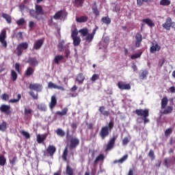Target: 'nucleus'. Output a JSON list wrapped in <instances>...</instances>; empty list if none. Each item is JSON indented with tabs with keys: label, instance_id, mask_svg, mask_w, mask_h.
<instances>
[{
	"label": "nucleus",
	"instance_id": "nucleus-1",
	"mask_svg": "<svg viewBox=\"0 0 175 175\" xmlns=\"http://www.w3.org/2000/svg\"><path fill=\"white\" fill-rule=\"evenodd\" d=\"M113 128H114V122L110 121L108 123V126H104L101 128L99 136L103 140H105L110 135L111 131H113Z\"/></svg>",
	"mask_w": 175,
	"mask_h": 175
},
{
	"label": "nucleus",
	"instance_id": "nucleus-2",
	"mask_svg": "<svg viewBox=\"0 0 175 175\" xmlns=\"http://www.w3.org/2000/svg\"><path fill=\"white\" fill-rule=\"evenodd\" d=\"M135 113L138 117H142L144 124H148V122H150V119L148 118L150 116V109H135Z\"/></svg>",
	"mask_w": 175,
	"mask_h": 175
},
{
	"label": "nucleus",
	"instance_id": "nucleus-3",
	"mask_svg": "<svg viewBox=\"0 0 175 175\" xmlns=\"http://www.w3.org/2000/svg\"><path fill=\"white\" fill-rule=\"evenodd\" d=\"M35 10L32 9L29 10V14L31 17L33 18H36V20H40L39 18V15L43 16L44 14V11L43 10V8L40 5H36Z\"/></svg>",
	"mask_w": 175,
	"mask_h": 175
},
{
	"label": "nucleus",
	"instance_id": "nucleus-4",
	"mask_svg": "<svg viewBox=\"0 0 175 175\" xmlns=\"http://www.w3.org/2000/svg\"><path fill=\"white\" fill-rule=\"evenodd\" d=\"M67 17L68 12L66 11L60 10L55 13V14L53 16V18H54V20H61V18H63V20H66Z\"/></svg>",
	"mask_w": 175,
	"mask_h": 175
},
{
	"label": "nucleus",
	"instance_id": "nucleus-5",
	"mask_svg": "<svg viewBox=\"0 0 175 175\" xmlns=\"http://www.w3.org/2000/svg\"><path fill=\"white\" fill-rule=\"evenodd\" d=\"M0 43L4 49L8 47V42H6V30L3 29L0 33Z\"/></svg>",
	"mask_w": 175,
	"mask_h": 175
},
{
	"label": "nucleus",
	"instance_id": "nucleus-6",
	"mask_svg": "<svg viewBox=\"0 0 175 175\" xmlns=\"http://www.w3.org/2000/svg\"><path fill=\"white\" fill-rule=\"evenodd\" d=\"M27 49H28V44L27 42L19 44L16 47L17 55L20 57L23 54V50H27Z\"/></svg>",
	"mask_w": 175,
	"mask_h": 175
},
{
	"label": "nucleus",
	"instance_id": "nucleus-7",
	"mask_svg": "<svg viewBox=\"0 0 175 175\" xmlns=\"http://www.w3.org/2000/svg\"><path fill=\"white\" fill-rule=\"evenodd\" d=\"M99 29L98 27H96L92 33H88V35H86L85 38V42H88V43H91V42H92L93 39H94V37L95 36V34L96 33V31H98V29Z\"/></svg>",
	"mask_w": 175,
	"mask_h": 175
},
{
	"label": "nucleus",
	"instance_id": "nucleus-8",
	"mask_svg": "<svg viewBox=\"0 0 175 175\" xmlns=\"http://www.w3.org/2000/svg\"><path fill=\"white\" fill-rule=\"evenodd\" d=\"M29 88V90L36 91V92H42V90H43V85L40 83H30Z\"/></svg>",
	"mask_w": 175,
	"mask_h": 175
},
{
	"label": "nucleus",
	"instance_id": "nucleus-9",
	"mask_svg": "<svg viewBox=\"0 0 175 175\" xmlns=\"http://www.w3.org/2000/svg\"><path fill=\"white\" fill-rule=\"evenodd\" d=\"M161 50V46L158 44V42L156 41H154L152 42V45L150 48V53L151 54H155L157 51H159Z\"/></svg>",
	"mask_w": 175,
	"mask_h": 175
},
{
	"label": "nucleus",
	"instance_id": "nucleus-10",
	"mask_svg": "<svg viewBox=\"0 0 175 175\" xmlns=\"http://www.w3.org/2000/svg\"><path fill=\"white\" fill-rule=\"evenodd\" d=\"M117 85L119 90H121L122 91H124V90H131V85L122 81H118Z\"/></svg>",
	"mask_w": 175,
	"mask_h": 175
},
{
	"label": "nucleus",
	"instance_id": "nucleus-11",
	"mask_svg": "<svg viewBox=\"0 0 175 175\" xmlns=\"http://www.w3.org/2000/svg\"><path fill=\"white\" fill-rule=\"evenodd\" d=\"M116 140H117V137L116 136H113L112 138H111L108 142L105 150L110 151V150H112L114 147V144H116Z\"/></svg>",
	"mask_w": 175,
	"mask_h": 175
},
{
	"label": "nucleus",
	"instance_id": "nucleus-12",
	"mask_svg": "<svg viewBox=\"0 0 175 175\" xmlns=\"http://www.w3.org/2000/svg\"><path fill=\"white\" fill-rule=\"evenodd\" d=\"M27 64H29L31 68H36L39 65V61L36 57H29Z\"/></svg>",
	"mask_w": 175,
	"mask_h": 175
},
{
	"label": "nucleus",
	"instance_id": "nucleus-13",
	"mask_svg": "<svg viewBox=\"0 0 175 175\" xmlns=\"http://www.w3.org/2000/svg\"><path fill=\"white\" fill-rule=\"evenodd\" d=\"M0 110L1 113H5V114H7V116L12 114V111H10V105L3 104L0 107Z\"/></svg>",
	"mask_w": 175,
	"mask_h": 175
},
{
	"label": "nucleus",
	"instance_id": "nucleus-14",
	"mask_svg": "<svg viewBox=\"0 0 175 175\" xmlns=\"http://www.w3.org/2000/svg\"><path fill=\"white\" fill-rule=\"evenodd\" d=\"M80 144V139L79 138H71L70 140V148L73 150V148H76L77 146Z\"/></svg>",
	"mask_w": 175,
	"mask_h": 175
},
{
	"label": "nucleus",
	"instance_id": "nucleus-15",
	"mask_svg": "<svg viewBox=\"0 0 175 175\" xmlns=\"http://www.w3.org/2000/svg\"><path fill=\"white\" fill-rule=\"evenodd\" d=\"M142 42H143V36H142V33H137L135 36V46L140 47Z\"/></svg>",
	"mask_w": 175,
	"mask_h": 175
},
{
	"label": "nucleus",
	"instance_id": "nucleus-16",
	"mask_svg": "<svg viewBox=\"0 0 175 175\" xmlns=\"http://www.w3.org/2000/svg\"><path fill=\"white\" fill-rule=\"evenodd\" d=\"M172 18L168 17L165 20V23L162 25L163 28H165L167 31H170V27H172Z\"/></svg>",
	"mask_w": 175,
	"mask_h": 175
},
{
	"label": "nucleus",
	"instance_id": "nucleus-17",
	"mask_svg": "<svg viewBox=\"0 0 175 175\" xmlns=\"http://www.w3.org/2000/svg\"><path fill=\"white\" fill-rule=\"evenodd\" d=\"M43 43H44V39L37 40L33 44V49L40 50L42 46H43Z\"/></svg>",
	"mask_w": 175,
	"mask_h": 175
},
{
	"label": "nucleus",
	"instance_id": "nucleus-18",
	"mask_svg": "<svg viewBox=\"0 0 175 175\" xmlns=\"http://www.w3.org/2000/svg\"><path fill=\"white\" fill-rule=\"evenodd\" d=\"M46 151L47 154L49 155V157H53L54 154H55L57 148H55V146L53 145H49Z\"/></svg>",
	"mask_w": 175,
	"mask_h": 175
},
{
	"label": "nucleus",
	"instance_id": "nucleus-19",
	"mask_svg": "<svg viewBox=\"0 0 175 175\" xmlns=\"http://www.w3.org/2000/svg\"><path fill=\"white\" fill-rule=\"evenodd\" d=\"M48 88H54L55 90H60V91H65V88H64L63 86H59L51 81L49 82Z\"/></svg>",
	"mask_w": 175,
	"mask_h": 175
},
{
	"label": "nucleus",
	"instance_id": "nucleus-20",
	"mask_svg": "<svg viewBox=\"0 0 175 175\" xmlns=\"http://www.w3.org/2000/svg\"><path fill=\"white\" fill-rule=\"evenodd\" d=\"M53 62L56 65H59V62H66V60H64V56H62V55H57L55 56Z\"/></svg>",
	"mask_w": 175,
	"mask_h": 175
},
{
	"label": "nucleus",
	"instance_id": "nucleus-21",
	"mask_svg": "<svg viewBox=\"0 0 175 175\" xmlns=\"http://www.w3.org/2000/svg\"><path fill=\"white\" fill-rule=\"evenodd\" d=\"M147 76H148V70H141L139 73V78L141 80H146L147 79Z\"/></svg>",
	"mask_w": 175,
	"mask_h": 175
},
{
	"label": "nucleus",
	"instance_id": "nucleus-22",
	"mask_svg": "<svg viewBox=\"0 0 175 175\" xmlns=\"http://www.w3.org/2000/svg\"><path fill=\"white\" fill-rule=\"evenodd\" d=\"M105 106H100L98 109V111H100V114L101 116H104V117H109L110 116V111H105Z\"/></svg>",
	"mask_w": 175,
	"mask_h": 175
},
{
	"label": "nucleus",
	"instance_id": "nucleus-23",
	"mask_svg": "<svg viewBox=\"0 0 175 175\" xmlns=\"http://www.w3.org/2000/svg\"><path fill=\"white\" fill-rule=\"evenodd\" d=\"M163 110L161 114L167 116V114H172V113H173V107L166 106L165 108H163Z\"/></svg>",
	"mask_w": 175,
	"mask_h": 175
},
{
	"label": "nucleus",
	"instance_id": "nucleus-24",
	"mask_svg": "<svg viewBox=\"0 0 175 175\" xmlns=\"http://www.w3.org/2000/svg\"><path fill=\"white\" fill-rule=\"evenodd\" d=\"M85 79V77H84L83 73H79L75 78V81H77L79 84H83V83H84Z\"/></svg>",
	"mask_w": 175,
	"mask_h": 175
},
{
	"label": "nucleus",
	"instance_id": "nucleus-25",
	"mask_svg": "<svg viewBox=\"0 0 175 175\" xmlns=\"http://www.w3.org/2000/svg\"><path fill=\"white\" fill-rule=\"evenodd\" d=\"M35 72V68L33 67H28L27 69L25 71V76L26 77H30Z\"/></svg>",
	"mask_w": 175,
	"mask_h": 175
},
{
	"label": "nucleus",
	"instance_id": "nucleus-26",
	"mask_svg": "<svg viewBox=\"0 0 175 175\" xmlns=\"http://www.w3.org/2000/svg\"><path fill=\"white\" fill-rule=\"evenodd\" d=\"M57 105V97L54 95L51 98V102L49 103L50 109H54Z\"/></svg>",
	"mask_w": 175,
	"mask_h": 175
},
{
	"label": "nucleus",
	"instance_id": "nucleus-27",
	"mask_svg": "<svg viewBox=\"0 0 175 175\" xmlns=\"http://www.w3.org/2000/svg\"><path fill=\"white\" fill-rule=\"evenodd\" d=\"M167 103H169V99L167 97H163L161 99V110H163L166 106H167Z\"/></svg>",
	"mask_w": 175,
	"mask_h": 175
},
{
	"label": "nucleus",
	"instance_id": "nucleus-28",
	"mask_svg": "<svg viewBox=\"0 0 175 175\" xmlns=\"http://www.w3.org/2000/svg\"><path fill=\"white\" fill-rule=\"evenodd\" d=\"M68 111H69V109H68V107H64L62 111H58L55 114L60 117H64V116H66V114H68Z\"/></svg>",
	"mask_w": 175,
	"mask_h": 175
},
{
	"label": "nucleus",
	"instance_id": "nucleus-29",
	"mask_svg": "<svg viewBox=\"0 0 175 175\" xmlns=\"http://www.w3.org/2000/svg\"><path fill=\"white\" fill-rule=\"evenodd\" d=\"M142 23H144V24H147V25H148V27H150L151 28L155 26L154 22L150 18L142 19Z\"/></svg>",
	"mask_w": 175,
	"mask_h": 175
},
{
	"label": "nucleus",
	"instance_id": "nucleus-30",
	"mask_svg": "<svg viewBox=\"0 0 175 175\" xmlns=\"http://www.w3.org/2000/svg\"><path fill=\"white\" fill-rule=\"evenodd\" d=\"M69 154V150L68 149V146L64 148V150L62 153V159L65 161V162H68V154Z\"/></svg>",
	"mask_w": 175,
	"mask_h": 175
},
{
	"label": "nucleus",
	"instance_id": "nucleus-31",
	"mask_svg": "<svg viewBox=\"0 0 175 175\" xmlns=\"http://www.w3.org/2000/svg\"><path fill=\"white\" fill-rule=\"evenodd\" d=\"M77 23H85L88 21V17L87 16H83L81 17H76Z\"/></svg>",
	"mask_w": 175,
	"mask_h": 175
},
{
	"label": "nucleus",
	"instance_id": "nucleus-32",
	"mask_svg": "<svg viewBox=\"0 0 175 175\" xmlns=\"http://www.w3.org/2000/svg\"><path fill=\"white\" fill-rule=\"evenodd\" d=\"M126 159H128V154H125L124 157H122L119 160L113 161V163L114 164H116V163H124L125 162V161H126Z\"/></svg>",
	"mask_w": 175,
	"mask_h": 175
},
{
	"label": "nucleus",
	"instance_id": "nucleus-33",
	"mask_svg": "<svg viewBox=\"0 0 175 175\" xmlns=\"http://www.w3.org/2000/svg\"><path fill=\"white\" fill-rule=\"evenodd\" d=\"M1 16H2L3 18H5V20L7 21L8 24H10L12 23V16H10V15H9L6 13H3Z\"/></svg>",
	"mask_w": 175,
	"mask_h": 175
},
{
	"label": "nucleus",
	"instance_id": "nucleus-34",
	"mask_svg": "<svg viewBox=\"0 0 175 175\" xmlns=\"http://www.w3.org/2000/svg\"><path fill=\"white\" fill-rule=\"evenodd\" d=\"M79 33H81V36L84 38V36H87L88 33V28H83L79 30Z\"/></svg>",
	"mask_w": 175,
	"mask_h": 175
},
{
	"label": "nucleus",
	"instance_id": "nucleus-35",
	"mask_svg": "<svg viewBox=\"0 0 175 175\" xmlns=\"http://www.w3.org/2000/svg\"><path fill=\"white\" fill-rule=\"evenodd\" d=\"M102 23L104 24H107V25H109L111 23V20L109 16H104L101 19Z\"/></svg>",
	"mask_w": 175,
	"mask_h": 175
},
{
	"label": "nucleus",
	"instance_id": "nucleus-36",
	"mask_svg": "<svg viewBox=\"0 0 175 175\" xmlns=\"http://www.w3.org/2000/svg\"><path fill=\"white\" fill-rule=\"evenodd\" d=\"M37 108L40 111H47V107H46V105H44V104H38L37 105Z\"/></svg>",
	"mask_w": 175,
	"mask_h": 175
},
{
	"label": "nucleus",
	"instance_id": "nucleus-37",
	"mask_svg": "<svg viewBox=\"0 0 175 175\" xmlns=\"http://www.w3.org/2000/svg\"><path fill=\"white\" fill-rule=\"evenodd\" d=\"M66 173L68 175H73V168L69 164L66 165Z\"/></svg>",
	"mask_w": 175,
	"mask_h": 175
},
{
	"label": "nucleus",
	"instance_id": "nucleus-38",
	"mask_svg": "<svg viewBox=\"0 0 175 175\" xmlns=\"http://www.w3.org/2000/svg\"><path fill=\"white\" fill-rule=\"evenodd\" d=\"M20 99H21V94H17V98L10 99L9 102L10 103H17L18 102H20Z\"/></svg>",
	"mask_w": 175,
	"mask_h": 175
},
{
	"label": "nucleus",
	"instance_id": "nucleus-39",
	"mask_svg": "<svg viewBox=\"0 0 175 175\" xmlns=\"http://www.w3.org/2000/svg\"><path fill=\"white\" fill-rule=\"evenodd\" d=\"M45 139L46 137L44 136H41L40 135H37V142L38 143V144H42V143L44 142Z\"/></svg>",
	"mask_w": 175,
	"mask_h": 175
},
{
	"label": "nucleus",
	"instance_id": "nucleus-40",
	"mask_svg": "<svg viewBox=\"0 0 175 175\" xmlns=\"http://www.w3.org/2000/svg\"><path fill=\"white\" fill-rule=\"evenodd\" d=\"M170 3H172L170 0H161L160 1V5L161 6H169V5H170Z\"/></svg>",
	"mask_w": 175,
	"mask_h": 175
},
{
	"label": "nucleus",
	"instance_id": "nucleus-41",
	"mask_svg": "<svg viewBox=\"0 0 175 175\" xmlns=\"http://www.w3.org/2000/svg\"><path fill=\"white\" fill-rule=\"evenodd\" d=\"M55 132L57 136H59L60 137H64V136H65V131H62V129H57Z\"/></svg>",
	"mask_w": 175,
	"mask_h": 175
},
{
	"label": "nucleus",
	"instance_id": "nucleus-42",
	"mask_svg": "<svg viewBox=\"0 0 175 175\" xmlns=\"http://www.w3.org/2000/svg\"><path fill=\"white\" fill-rule=\"evenodd\" d=\"M6 165V158L5 156L0 155V166H5Z\"/></svg>",
	"mask_w": 175,
	"mask_h": 175
},
{
	"label": "nucleus",
	"instance_id": "nucleus-43",
	"mask_svg": "<svg viewBox=\"0 0 175 175\" xmlns=\"http://www.w3.org/2000/svg\"><path fill=\"white\" fill-rule=\"evenodd\" d=\"M72 40H73V44L75 47H77V46H79V44H80V42H81L80 37L72 38Z\"/></svg>",
	"mask_w": 175,
	"mask_h": 175
},
{
	"label": "nucleus",
	"instance_id": "nucleus-44",
	"mask_svg": "<svg viewBox=\"0 0 175 175\" xmlns=\"http://www.w3.org/2000/svg\"><path fill=\"white\" fill-rule=\"evenodd\" d=\"M11 79L12 81L17 80V72H16L14 70H11Z\"/></svg>",
	"mask_w": 175,
	"mask_h": 175
},
{
	"label": "nucleus",
	"instance_id": "nucleus-45",
	"mask_svg": "<svg viewBox=\"0 0 175 175\" xmlns=\"http://www.w3.org/2000/svg\"><path fill=\"white\" fill-rule=\"evenodd\" d=\"M75 6L77 8H81L84 3V0H75Z\"/></svg>",
	"mask_w": 175,
	"mask_h": 175
},
{
	"label": "nucleus",
	"instance_id": "nucleus-46",
	"mask_svg": "<svg viewBox=\"0 0 175 175\" xmlns=\"http://www.w3.org/2000/svg\"><path fill=\"white\" fill-rule=\"evenodd\" d=\"M36 27V23H34L33 21H31L29 22V27L30 31H33Z\"/></svg>",
	"mask_w": 175,
	"mask_h": 175
},
{
	"label": "nucleus",
	"instance_id": "nucleus-47",
	"mask_svg": "<svg viewBox=\"0 0 175 175\" xmlns=\"http://www.w3.org/2000/svg\"><path fill=\"white\" fill-rule=\"evenodd\" d=\"M24 114H25V116L29 117V116H31L32 114V109L25 108Z\"/></svg>",
	"mask_w": 175,
	"mask_h": 175
},
{
	"label": "nucleus",
	"instance_id": "nucleus-48",
	"mask_svg": "<svg viewBox=\"0 0 175 175\" xmlns=\"http://www.w3.org/2000/svg\"><path fill=\"white\" fill-rule=\"evenodd\" d=\"M104 160H105V156L101 154L96 158V159L94 160V163L99 162V161H104Z\"/></svg>",
	"mask_w": 175,
	"mask_h": 175
},
{
	"label": "nucleus",
	"instance_id": "nucleus-49",
	"mask_svg": "<svg viewBox=\"0 0 175 175\" xmlns=\"http://www.w3.org/2000/svg\"><path fill=\"white\" fill-rule=\"evenodd\" d=\"M6 129H7V124L5 122H3L0 124V131H1L2 132H5V131H6Z\"/></svg>",
	"mask_w": 175,
	"mask_h": 175
},
{
	"label": "nucleus",
	"instance_id": "nucleus-50",
	"mask_svg": "<svg viewBox=\"0 0 175 175\" xmlns=\"http://www.w3.org/2000/svg\"><path fill=\"white\" fill-rule=\"evenodd\" d=\"M64 44H65V41H64V40L59 42L58 45H57L59 51H62L64 50Z\"/></svg>",
	"mask_w": 175,
	"mask_h": 175
},
{
	"label": "nucleus",
	"instance_id": "nucleus-51",
	"mask_svg": "<svg viewBox=\"0 0 175 175\" xmlns=\"http://www.w3.org/2000/svg\"><path fill=\"white\" fill-rule=\"evenodd\" d=\"M20 133H21V135H23V136H24V137H25V139H29V137H31L29 133H28L27 131H21Z\"/></svg>",
	"mask_w": 175,
	"mask_h": 175
},
{
	"label": "nucleus",
	"instance_id": "nucleus-52",
	"mask_svg": "<svg viewBox=\"0 0 175 175\" xmlns=\"http://www.w3.org/2000/svg\"><path fill=\"white\" fill-rule=\"evenodd\" d=\"M77 35H79V31H77V29H75L74 31H72V33H71L72 39L78 38Z\"/></svg>",
	"mask_w": 175,
	"mask_h": 175
},
{
	"label": "nucleus",
	"instance_id": "nucleus-53",
	"mask_svg": "<svg viewBox=\"0 0 175 175\" xmlns=\"http://www.w3.org/2000/svg\"><path fill=\"white\" fill-rule=\"evenodd\" d=\"M148 157H150V158L152 161H154V159H155V153H154V150H150L149 151Z\"/></svg>",
	"mask_w": 175,
	"mask_h": 175
},
{
	"label": "nucleus",
	"instance_id": "nucleus-54",
	"mask_svg": "<svg viewBox=\"0 0 175 175\" xmlns=\"http://www.w3.org/2000/svg\"><path fill=\"white\" fill-rule=\"evenodd\" d=\"M173 132V129L172 128L167 129L165 131V136L167 137V136L172 135Z\"/></svg>",
	"mask_w": 175,
	"mask_h": 175
},
{
	"label": "nucleus",
	"instance_id": "nucleus-55",
	"mask_svg": "<svg viewBox=\"0 0 175 175\" xmlns=\"http://www.w3.org/2000/svg\"><path fill=\"white\" fill-rule=\"evenodd\" d=\"M142 57V52L139 53H135L131 56V59H136V58H140Z\"/></svg>",
	"mask_w": 175,
	"mask_h": 175
},
{
	"label": "nucleus",
	"instance_id": "nucleus-56",
	"mask_svg": "<svg viewBox=\"0 0 175 175\" xmlns=\"http://www.w3.org/2000/svg\"><path fill=\"white\" fill-rule=\"evenodd\" d=\"M131 142V139H129L128 137H125L122 140V146H126L128 143Z\"/></svg>",
	"mask_w": 175,
	"mask_h": 175
},
{
	"label": "nucleus",
	"instance_id": "nucleus-57",
	"mask_svg": "<svg viewBox=\"0 0 175 175\" xmlns=\"http://www.w3.org/2000/svg\"><path fill=\"white\" fill-rule=\"evenodd\" d=\"M16 162H17V157H14L12 159H10V163L12 166H14Z\"/></svg>",
	"mask_w": 175,
	"mask_h": 175
},
{
	"label": "nucleus",
	"instance_id": "nucleus-58",
	"mask_svg": "<svg viewBox=\"0 0 175 175\" xmlns=\"http://www.w3.org/2000/svg\"><path fill=\"white\" fill-rule=\"evenodd\" d=\"M99 79V75L94 74L92 75V79H90L91 81H96V80H98Z\"/></svg>",
	"mask_w": 175,
	"mask_h": 175
},
{
	"label": "nucleus",
	"instance_id": "nucleus-59",
	"mask_svg": "<svg viewBox=\"0 0 175 175\" xmlns=\"http://www.w3.org/2000/svg\"><path fill=\"white\" fill-rule=\"evenodd\" d=\"M29 95H30V96H31L33 98V99L38 100V94H35V92H33V91H31L29 92Z\"/></svg>",
	"mask_w": 175,
	"mask_h": 175
},
{
	"label": "nucleus",
	"instance_id": "nucleus-60",
	"mask_svg": "<svg viewBox=\"0 0 175 175\" xmlns=\"http://www.w3.org/2000/svg\"><path fill=\"white\" fill-rule=\"evenodd\" d=\"M144 2H148V0H137V6H142Z\"/></svg>",
	"mask_w": 175,
	"mask_h": 175
},
{
	"label": "nucleus",
	"instance_id": "nucleus-61",
	"mask_svg": "<svg viewBox=\"0 0 175 175\" xmlns=\"http://www.w3.org/2000/svg\"><path fill=\"white\" fill-rule=\"evenodd\" d=\"M25 23V19L20 18L19 20L16 21L17 25H23Z\"/></svg>",
	"mask_w": 175,
	"mask_h": 175
},
{
	"label": "nucleus",
	"instance_id": "nucleus-62",
	"mask_svg": "<svg viewBox=\"0 0 175 175\" xmlns=\"http://www.w3.org/2000/svg\"><path fill=\"white\" fill-rule=\"evenodd\" d=\"M93 13L95 16H99V10H98L97 7L92 8Z\"/></svg>",
	"mask_w": 175,
	"mask_h": 175
},
{
	"label": "nucleus",
	"instance_id": "nucleus-63",
	"mask_svg": "<svg viewBox=\"0 0 175 175\" xmlns=\"http://www.w3.org/2000/svg\"><path fill=\"white\" fill-rule=\"evenodd\" d=\"M2 100H9V95L8 94H3L1 95Z\"/></svg>",
	"mask_w": 175,
	"mask_h": 175
},
{
	"label": "nucleus",
	"instance_id": "nucleus-64",
	"mask_svg": "<svg viewBox=\"0 0 175 175\" xmlns=\"http://www.w3.org/2000/svg\"><path fill=\"white\" fill-rule=\"evenodd\" d=\"M164 165L165 167H169V158H165L164 159Z\"/></svg>",
	"mask_w": 175,
	"mask_h": 175
}]
</instances>
